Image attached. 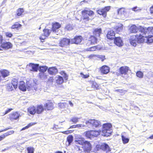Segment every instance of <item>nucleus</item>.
Wrapping results in <instances>:
<instances>
[{
	"label": "nucleus",
	"mask_w": 153,
	"mask_h": 153,
	"mask_svg": "<svg viewBox=\"0 0 153 153\" xmlns=\"http://www.w3.org/2000/svg\"><path fill=\"white\" fill-rule=\"evenodd\" d=\"M139 31L142 33L143 34H149L148 27V28L141 27Z\"/></svg>",
	"instance_id": "36"
},
{
	"label": "nucleus",
	"mask_w": 153,
	"mask_h": 153,
	"mask_svg": "<svg viewBox=\"0 0 153 153\" xmlns=\"http://www.w3.org/2000/svg\"><path fill=\"white\" fill-rule=\"evenodd\" d=\"M56 83L57 85H61L63 83L64 80L63 77L62 76L58 75L56 77Z\"/></svg>",
	"instance_id": "29"
},
{
	"label": "nucleus",
	"mask_w": 153,
	"mask_h": 153,
	"mask_svg": "<svg viewBox=\"0 0 153 153\" xmlns=\"http://www.w3.org/2000/svg\"><path fill=\"white\" fill-rule=\"evenodd\" d=\"M100 48L98 47V46H95L88 48L87 50L88 51H94L97 50H100Z\"/></svg>",
	"instance_id": "39"
},
{
	"label": "nucleus",
	"mask_w": 153,
	"mask_h": 153,
	"mask_svg": "<svg viewBox=\"0 0 153 153\" xmlns=\"http://www.w3.org/2000/svg\"><path fill=\"white\" fill-rule=\"evenodd\" d=\"M59 73L61 75L63 76V78L65 80H67L68 79V76L64 71H61Z\"/></svg>",
	"instance_id": "43"
},
{
	"label": "nucleus",
	"mask_w": 153,
	"mask_h": 153,
	"mask_svg": "<svg viewBox=\"0 0 153 153\" xmlns=\"http://www.w3.org/2000/svg\"><path fill=\"white\" fill-rule=\"evenodd\" d=\"M85 123L89 128L94 127L97 128L101 126L100 121L95 119H89L86 121Z\"/></svg>",
	"instance_id": "6"
},
{
	"label": "nucleus",
	"mask_w": 153,
	"mask_h": 153,
	"mask_svg": "<svg viewBox=\"0 0 153 153\" xmlns=\"http://www.w3.org/2000/svg\"><path fill=\"white\" fill-rule=\"evenodd\" d=\"M73 140V136L72 135H69L67 137V140L69 144L71 143Z\"/></svg>",
	"instance_id": "50"
},
{
	"label": "nucleus",
	"mask_w": 153,
	"mask_h": 153,
	"mask_svg": "<svg viewBox=\"0 0 153 153\" xmlns=\"http://www.w3.org/2000/svg\"><path fill=\"white\" fill-rule=\"evenodd\" d=\"M48 75L45 73L39 72L38 75V77L41 79L45 80L48 78Z\"/></svg>",
	"instance_id": "32"
},
{
	"label": "nucleus",
	"mask_w": 153,
	"mask_h": 153,
	"mask_svg": "<svg viewBox=\"0 0 153 153\" xmlns=\"http://www.w3.org/2000/svg\"><path fill=\"white\" fill-rule=\"evenodd\" d=\"M129 40L131 44L134 47L136 46L137 43H143L145 41L144 36L140 34L131 36Z\"/></svg>",
	"instance_id": "1"
},
{
	"label": "nucleus",
	"mask_w": 153,
	"mask_h": 153,
	"mask_svg": "<svg viewBox=\"0 0 153 153\" xmlns=\"http://www.w3.org/2000/svg\"><path fill=\"white\" fill-rule=\"evenodd\" d=\"M10 128H5V129L1 130H0V133L2 132H3L5 131H6V130H7L10 129Z\"/></svg>",
	"instance_id": "63"
},
{
	"label": "nucleus",
	"mask_w": 153,
	"mask_h": 153,
	"mask_svg": "<svg viewBox=\"0 0 153 153\" xmlns=\"http://www.w3.org/2000/svg\"><path fill=\"white\" fill-rule=\"evenodd\" d=\"M81 13L82 18H81V21L84 22L86 23L90 20L89 16H93L94 14V12L92 10L86 9L82 11Z\"/></svg>",
	"instance_id": "2"
},
{
	"label": "nucleus",
	"mask_w": 153,
	"mask_h": 153,
	"mask_svg": "<svg viewBox=\"0 0 153 153\" xmlns=\"http://www.w3.org/2000/svg\"><path fill=\"white\" fill-rule=\"evenodd\" d=\"M53 76H51L48 79L47 82H53Z\"/></svg>",
	"instance_id": "57"
},
{
	"label": "nucleus",
	"mask_w": 153,
	"mask_h": 153,
	"mask_svg": "<svg viewBox=\"0 0 153 153\" xmlns=\"http://www.w3.org/2000/svg\"><path fill=\"white\" fill-rule=\"evenodd\" d=\"M29 66L31 68V69H30L31 71L36 72L38 71L39 70V64H35L30 63L29 64Z\"/></svg>",
	"instance_id": "21"
},
{
	"label": "nucleus",
	"mask_w": 153,
	"mask_h": 153,
	"mask_svg": "<svg viewBox=\"0 0 153 153\" xmlns=\"http://www.w3.org/2000/svg\"><path fill=\"white\" fill-rule=\"evenodd\" d=\"M0 74L3 78L9 76L10 74V72L9 71L6 69H2L0 70Z\"/></svg>",
	"instance_id": "27"
},
{
	"label": "nucleus",
	"mask_w": 153,
	"mask_h": 153,
	"mask_svg": "<svg viewBox=\"0 0 153 153\" xmlns=\"http://www.w3.org/2000/svg\"><path fill=\"white\" fill-rule=\"evenodd\" d=\"M80 75L82 78L84 79H86L88 78L89 76V74H84L82 73H80Z\"/></svg>",
	"instance_id": "53"
},
{
	"label": "nucleus",
	"mask_w": 153,
	"mask_h": 153,
	"mask_svg": "<svg viewBox=\"0 0 153 153\" xmlns=\"http://www.w3.org/2000/svg\"><path fill=\"white\" fill-rule=\"evenodd\" d=\"M98 39L97 38L94 36L91 35L88 38L86 45L89 46L91 45H94L97 43Z\"/></svg>",
	"instance_id": "8"
},
{
	"label": "nucleus",
	"mask_w": 153,
	"mask_h": 153,
	"mask_svg": "<svg viewBox=\"0 0 153 153\" xmlns=\"http://www.w3.org/2000/svg\"><path fill=\"white\" fill-rule=\"evenodd\" d=\"M112 125L110 123H107L103 124L102 128V135L108 137L111 134V130Z\"/></svg>",
	"instance_id": "3"
},
{
	"label": "nucleus",
	"mask_w": 153,
	"mask_h": 153,
	"mask_svg": "<svg viewBox=\"0 0 153 153\" xmlns=\"http://www.w3.org/2000/svg\"><path fill=\"white\" fill-rule=\"evenodd\" d=\"M83 39V38L82 36H76L73 38L71 39V43L77 45L80 44Z\"/></svg>",
	"instance_id": "10"
},
{
	"label": "nucleus",
	"mask_w": 153,
	"mask_h": 153,
	"mask_svg": "<svg viewBox=\"0 0 153 153\" xmlns=\"http://www.w3.org/2000/svg\"><path fill=\"white\" fill-rule=\"evenodd\" d=\"M123 26L121 23H119L116 25L113 29L117 33L121 32L123 30Z\"/></svg>",
	"instance_id": "22"
},
{
	"label": "nucleus",
	"mask_w": 153,
	"mask_h": 153,
	"mask_svg": "<svg viewBox=\"0 0 153 153\" xmlns=\"http://www.w3.org/2000/svg\"><path fill=\"white\" fill-rule=\"evenodd\" d=\"M35 123H30L28 124L27 126H26L25 127L22 128V129L21 130H23L25 129H27V128H29V127H31V126H33V125H35Z\"/></svg>",
	"instance_id": "46"
},
{
	"label": "nucleus",
	"mask_w": 153,
	"mask_h": 153,
	"mask_svg": "<svg viewBox=\"0 0 153 153\" xmlns=\"http://www.w3.org/2000/svg\"><path fill=\"white\" fill-rule=\"evenodd\" d=\"M115 32L112 30H110L107 32L106 35L107 39L110 40H113L114 39L115 36Z\"/></svg>",
	"instance_id": "16"
},
{
	"label": "nucleus",
	"mask_w": 153,
	"mask_h": 153,
	"mask_svg": "<svg viewBox=\"0 0 153 153\" xmlns=\"http://www.w3.org/2000/svg\"><path fill=\"white\" fill-rule=\"evenodd\" d=\"M102 33V29L100 28H96L93 29L92 33L93 36L96 37H99L101 33Z\"/></svg>",
	"instance_id": "24"
},
{
	"label": "nucleus",
	"mask_w": 153,
	"mask_h": 153,
	"mask_svg": "<svg viewBox=\"0 0 153 153\" xmlns=\"http://www.w3.org/2000/svg\"><path fill=\"white\" fill-rule=\"evenodd\" d=\"M114 43L119 47L122 46L123 44V41L120 37H115L114 39Z\"/></svg>",
	"instance_id": "23"
},
{
	"label": "nucleus",
	"mask_w": 153,
	"mask_h": 153,
	"mask_svg": "<svg viewBox=\"0 0 153 153\" xmlns=\"http://www.w3.org/2000/svg\"><path fill=\"white\" fill-rule=\"evenodd\" d=\"M121 137L123 143L124 144H126L128 143L129 139L126 137L124 135L121 134Z\"/></svg>",
	"instance_id": "37"
},
{
	"label": "nucleus",
	"mask_w": 153,
	"mask_h": 153,
	"mask_svg": "<svg viewBox=\"0 0 153 153\" xmlns=\"http://www.w3.org/2000/svg\"><path fill=\"white\" fill-rule=\"evenodd\" d=\"M72 132V131H71V130H70L65 131H63L62 132L63 134H69L71 133Z\"/></svg>",
	"instance_id": "56"
},
{
	"label": "nucleus",
	"mask_w": 153,
	"mask_h": 153,
	"mask_svg": "<svg viewBox=\"0 0 153 153\" xmlns=\"http://www.w3.org/2000/svg\"><path fill=\"white\" fill-rule=\"evenodd\" d=\"M97 57L100 59L102 62H103L106 59L105 55H97Z\"/></svg>",
	"instance_id": "51"
},
{
	"label": "nucleus",
	"mask_w": 153,
	"mask_h": 153,
	"mask_svg": "<svg viewBox=\"0 0 153 153\" xmlns=\"http://www.w3.org/2000/svg\"><path fill=\"white\" fill-rule=\"evenodd\" d=\"M13 109L12 108H9L5 111V112L3 113V115H5V114L8 113L12 111Z\"/></svg>",
	"instance_id": "59"
},
{
	"label": "nucleus",
	"mask_w": 153,
	"mask_h": 153,
	"mask_svg": "<svg viewBox=\"0 0 153 153\" xmlns=\"http://www.w3.org/2000/svg\"><path fill=\"white\" fill-rule=\"evenodd\" d=\"M27 112L30 114L34 115L36 114V107L33 105L29 107L27 109Z\"/></svg>",
	"instance_id": "26"
},
{
	"label": "nucleus",
	"mask_w": 153,
	"mask_h": 153,
	"mask_svg": "<svg viewBox=\"0 0 153 153\" xmlns=\"http://www.w3.org/2000/svg\"><path fill=\"white\" fill-rule=\"evenodd\" d=\"M24 12V9L23 8H18L16 11V15L18 16H21Z\"/></svg>",
	"instance_id": "42"
},
{
	"label": "nucleus",
	"mask_w": 153,
	"mask_h": 153,
	"mask_svg": "<svg viewBox=\"0 0 153 153\" xmlns=\"http://www.w3.org/2000/svg\"><path fill=\"white\" fill-rule=\"evenodd\" d=\"M76 144L80 145L83 146L85 143L84 139L83 138H79V139L75 141Z\"/></svg>",
	"instance_id": "38"
},
{
	"label": "nucleus",
	"mask_w": 153,
	"mask_h": 153,
	"mask_svg": "<svg viewBox=\"0 0 153 153\" xmlns=\"http://www.w3.org/2000/svg\"><path fill=\"white\" fill-rule=\"evenodd\" d=\"M11 84H12L14 89H16L18 87V79L16 78L13 79L11 81Z\"/></svg>",
	"instance_id": "35"
},
{
	"label": "nucleus",
	"mask_w": 153,
	"mask_h": 153,
	"mask_svg": "<svg viewBox=\"0 0 153 153\" xmlns=\"http://www.w3.org/2000/svg\"><path fill=\"white\" fill-rule=\"evenodd\" d=\"M36 114H42L45 109L43 106L42 104L38 105L36 107Z\"/></svg>",
	"instance_id": "19"
},
{
	"label": "nucleus",
	"mask_w": 153,
	"mask_h": 153,
	"mask_svg": "<svg viewBox=\"0 0 153 153\" xmlns=\"http://www.w3.org/2000/svg\"><path fill=\"white\" fill-rule=\"evenodd\" d=\"M137 8V7H133V8H132V10L133 11H136V10H135V9Z\"/></svg>",
	"instance_id": "64"
},
{
	"label": "nucleus",
	"mask_w": 153,
	"mask_h": 153,
	"mask_svg": "<svg viewBox=\"0 0 153 153\" xmlns=\"http://www.w3.org/2000/svg\"><path fill=\"white\" fill-rule=\"evenodd\" d=\"M102 149L104 151H107L109 148L108 146L106 144H104L102 146Z\"/></svg>",
	"instance_id": "52"
},
{
	"label": "nucleus",
	"mask_w": 153,
	"mask_h": 153,
	"mask_svg": "<svg viewBox=\"0 0 153 153\" xmlns=\"http://www.w3.org/2000/svg\"><path fill=\"white\" fill-rule=\"evenodd\" d=\"M19 89L23 91H26V88L25 83L23 81H21L19 82Z\"/></svg>",
	"instance_id": "31"
},
{
	"label": "nucleus",
	"mask_w": 153,
	"mask_h": 153,
	"mask_svg": "<svg viewBox=\"0 0 153 153\" xmlns=\"http://www.w3.org/2000/svg\"><path fill=\"white\" fill-rule=\"evenodd\" d=\"M48 71L50 75H55L58 73V69L55 67H49L48 68Z\"/></svg>",
	"instance_id": "20"
},
{
	"label": "nucleus",
	"mask_w": 153,
	"mask_h": 153,
	"mask_svg": "<svg viewBox=\"0 0 153 153\" xmlns=\"http://www.w3.org/2000/svg\"><path fill=\"white\" fill-rule=\"evenodd\" d=\"M27 153H33L34 149L33 147H28L27 148Z\"/></svg>",
	"instance_id": "48"
},
{
	"label": "nucleus",
	"mask_w": 153,
	"mask_h": 153,
	"mask_svg": "<svg viewBox=\"0 0 153 153\" xmlns=\"http://www.w3.org/2000/svg\"><path fill=\"white\" fill-rule=\"evenodd\" d=\"M20 115L17 112H14L10 114L9 119L11 121H13L18 119Z\"/></svg>",
	"instance_id": "17"
},
{
	"label": "nucleus",
	"mask_w": 153,
	"mask_h": 153,
	"mask_svg": "<svg viewBox=\"0 0 153 153\" xmlns=\"http://www.w3.org/2000/svg\"><path fill=\"white\" fill-rule=\"evenodd\" d=\"M79 118L77 117H72L71 120V121L73 123H76L79 121Z\"/></svg>",
	"instance_id": "49"
},
{
	"label": "nucleus",
	"mask_w": 153,
	"mask_h": 153,
	"mask_svg": "<svg viewBox=\"0 0 153 153\" xmlns=\"http://www.w3.org/2000/svg\"><path fill=\"white\" fill-rule=\"evenodd\" d=\"M149 11L151 14H153V5L150 8Z\"/></svg>",
	"instance_id": "62"
},
{
	"label": "nucleus",
	"mask_w": 153,
	"mask_h": 153,
	"mask_svg": "<svg viewBox=\"0 0 153 153\" xmlns=\"http://www.w3.org/2000/svg\"><path fill=\"white\" fill-rule=\"evenodd\" d=\"M5 34L7 37L11 38L13 36V34L10 32H6L5 33Z\"/></svg>",
	"instance_id": "55"
},
{
	"label": "nucleus",
	"mask_w": 153,
	"mask_h": 153,
	"mask_svg": "<svg viewBox=\"0 0 153 153\" xmlns=\"http://www.w3.org/2000/svg\"><path fill=\"white\" fill-rule=\"evenodd\" d=\"M43 34L42 35L39 37V39L41 41H43L42 40H44L46 37L48 36L52 31L51 29L50 30L45 28L43 30Z\"/></svg>",
	"instance_id": "12"
},
{
	"label": "nucleus",
	"mask_w": 153,
	"mask_h": 153,
	"mask_svg": "<svg viewBox=\"0 0 153 153\" xmlns=\"http://www.w3.org/2000/svg\"><path fill=\"white\" fill-rule=\"evenodd\" d=\"M22 25L17 22H15L11 27V29H18L22 27Z\"/></svg>",
	"instance_id": "34"
},
{
	"label": "nucleus",
	"mask_w": 153,
	"mask_h": 153,
	"mask_svg": "<svg viewBox=\"0 0 153 153\" xmlns=\"http://www.w3.org/2000/svg\"><path fill=\"white\" fill-rule=\"evenodd\" d=\"M100 72L103 74H107L110 71V68L106 65L102 66L100 68Z\"/></svg>",
	"instance_id": "18"
},
{
	"label": "nucleus",
	"mask_w": 153,
	"mask_h": 153,
	"mask_svg": "<svg viewBox=\"0 0 153 153\" xmlns=\"http://www.w3.org/2000/svg\"><path fill=\"white\" fill-rule=\"evenodd\" d=\"M51 30L54 33H58L59 29L61 27V25L58 22H55L52 23Z\"/></svg>",
	"instance_id": "11"
},
{
	"label": "nucleus",
	"mask_w": 153,
	"mask_h": 153,
	"mask_svg": "<svg viewBox=\"0 0 153 153\" xmlns=\"http://www.w3.org/2000/svg\"><path fill=\"white\" fill-rule=\"evenodd\" d=\"M136 75L137 77L140 78H142L143 76V73L140 71H137L136 73Z\"/></svg>",
	"instance_id": "45"
},
{
	"label": "nucleus",
	"mask_w": 153,
	"mask_h": 153,
	"mask_svg": "<svg viewBox=\"0 0 153 153\" xmlns=\"http://www.w3.org/2000/svg\"><path fill=\"white\" fill-rule=\"evenodd\" d=\"M72 26L70 24L67 25L65 27V29L66 30H71L73 29Z\"/></svg>",
	"instance_id": "47"
},
{
	"label": "nucleus",
	"mask_w": 153,
	"mask_h": 153,
	"mask_svg": "<svg viewBox=\"0 0 153 153\" xmlns=\"http://www.w3.org/2000/svg\"><path fill=\"white\" fill-rule=\"evenodd\" d=\"M67 105V104L66 103H62L60 102L59 103V106L61 108H64Z\"/></svg>",
	"instance_id": "54"
},
{
	"label": "nucleus",
	"mask_w": 153,
	"mask_h": 153,
	"mask_svg": "<svg viewBox=\"0 0 153 153\" xmlns=\"http://www.w3.org/2000/svg\"><path fill=\"white\" fill-rule=\"evenodd\" d=\"M101 132V131L100 130H91L86 131L84 133L86 137L91 139L100 135Z\"/></svg>",
	"instance_id": "4"
},
{
	"label": "nucleus",
	"mask_w": 153,
	"mask_h": 153,
	"mask_svg": "<svg viewBox=\"0 0 153 153\" xmlns=\"http://www.w3.org/2000/svg\"><path fill=\"white\" fill-rule=\"evenodd\" d=\"M71 42V39L66 38H63L60 40L59 45L62 47H65L69 45Z\"/></svg>",
	"instance_id": "13"
},
{
	"label": "nucleus",
	"mask_w": 153,
	"mask_h": 153,
	"mask_svg": "<svg viewBox=\"0 0 153 153\" xmlns=\"http://www.w3.org/2000/svg\"><path fill=\"white\" fill-rule=\"evenodd\" d=\"M7 89L9 91H12L14 90V88L12 84L11 83H9L7 84Z\"/></svg>",
	"instance_id": "44"
},
{
	"label": "nucleus",
	"mask_w": 153,
	"mask_h": 153,
	"mask_svg": "<svg viewBox=\"0 0 153 153\" xmlns=\"http://www.w3.org/2000/svg\"><path fill=\"white\" fill-rule=\"evenodd\" d=\"M43 106L45 110L51 111L54 108V104L51 100H47Z\"/></svg>",
	"instance_id": "9"
},
{
	"label": "nucleus",
	"mask_w": 153,
	"mask_h": 153,
	"mask_svg": "<svg viewBox=\"0 0 153 153\" xmlns=\"http://www.w3.org/2000/svg\"><path fill=\"white\" fill-rule=\"evenodd\" d=\"M82 148L84 152H89L91 149V146L90 143L87 141H85V143L82 146Z\"/></svg>",
	"instance_id": "14"
},
{
	"label": "nucleus",
	"mask_w": 153,
	"mask_h": 153,
	"mask_svg": "<svg viewBox=\"0 0 153 153\" xmlns=\"http://www.w3.org/2000/svg\"><path fill=\"white\" fill-rule=\"evenodd\" d=\"M4 40L3 35L0 33V51L3 49L7 50L12 47V44L10 42H2Z\"/></svg>",
	"instance_id": "5"
},
{
	"label": "nucleus",
	"mask_w": 153,
	"mask_h": 153,
	"mask_svg": "<svg viewBox=\"0 0 153 153\" xmlns=\"http://www.w3.org/2000/svg\"><path fill=\"white\" fill-rule=\"evenodd\" d=\"M90 83L91 84V88L94 90L99 89L100 85L97 83L95 81L91 80L89 81Z\"/></svg>",
	"instance_id": "25"
},
{
	"label": "nucleus",
	"mask_w": 153,
	"mask_h": 153,
	"mask_svg": "<svg viewBox=\"0 0 153 153\" xmlns=\"http://www.w3.org/2000/svg\"><path fill=\"white\" fill-rule=\"evenodd\" d=\"M97 55L95 54H91L88 56V58L92 59L94 58L97 57Z\"/></svg>",
	"instance_id": "60"
},
{
	"label": "nucleus",
	"mask_w": 153,
	"mask_h": 153,
	"mask_svg": "<svg viewBox=\"0 0 153 153\" xmlns=\"http://www.w3.org/2000/svg\"><path fill=\"white\" fill-rule=\"evenodd\" d=\"M117 13L120 16L124 15L126 13L125 9L122 7L119 9L118 10Z\"/></svg>",
	"instance_id": "41"
},
{
	"label": "nucleus",
	"mask_w": 153,
	"mask_h": 153,
	"mask_svg": "<svg viewBox=\"0 0 153 153\" xmlns=\"http://www.w3.org/2000/svg\"><path fill=\"white\" fill-rule=\"evenodd\" d=\"M145 41L144 42L148 43H151L153 42V36L152 35L148 36L147 37H144Z\"/></svg>",
	"instance_id": "33"
},
{
	"label": "nucleus",
	"mask_w": 153,
	"mask_h": 153,
	"mask_svg": "<svg viewBox=\"0 0 153 153\" xmlns=\"http://www.w3.org/2000/svg\"><path fill=\"white\" fill-rule=\"evenodd\" d=\"M14 133L13 130L10 131L0 135V141L4 140L7 136L13 134Z\"/></svg>",
	"instance_id": "28"
},
{
	"label": "nucleus",
	"mask_w": 153,
	"mask_h": 153,
	"mask_svg": "<svg viewBox=\"0 0 153 153\" xmlns=\"http://www.w3.org/2000/svg\"><path fill=\"white\" fill-rule=\"evenodd\" d=\"M148 30H149V34H153V27H149Z\"/></svg>",
	"instance_id": "58"
},
{
	"label": "nucleus",
	"mask_w": 153,
	"mask_h": 153,
	"mask_svg": "<svg viewBox=\"0 0 153 153\" xmlns=\"http://www.w3.org/2000/svg\"><path fill=\"white\" fill-rule=\"evenodd\" d=\"M129 70V67L126 66H121L119 69V73L121 75H126L128 74Z\"/></svg>",
	"instance_id": "15"
},
{
	"label": "nucleus",
	"mask_w": 153,
	"mask_h": 153,
	"mask_svg": "<svg viewBox=\"0 0 153 153\" xmlns=\"http://www.w3.org/2000/svg\"><path fill=\"white\" fill-rule=\"evenodd\" d=\"M81 127V125L78 124V125H76L72 126L70 127L69 128H75L76 127Z\"/></svg>",
	"instance_id": "61"
},
{
	"label": "nucleus",
	"mask_w": 153,
	"mask_h": 153,
	"mask_svg": "<svg viewBox=\"0 0 153 153\" xmlns=\"http://www.w3.org/2000/svg\"><path fill=\"white\" fill-rule=\"evenodd\" d=\"M138 30V28L135 25H131L129 29L130 33H137Z\"/></svg>",
	"instance_id": "30"
},
{
	"label": "nucleus",
	"mask_w": 153,
	"mask_h": 153,
	"mask_svg": "<svg viewBox=\"0 0 153 153\" xmlns=\"http://www.w3.org/2000/svg\"><path fill=\"white\" fill-rule=\"evenodd\" d=\"M39 69L40 72L45 73L48 70V68L45 66H39Z\"/></svg>",
	"instance_id": "40"
},
{
	"label": "nucleus",
	"mask_w": 153,
	"mask_h": 153,
	"mask_svg": "<svg viewBox=\"0 0 153 153\" xmlns=\"http://www.w3.org/2000/svg\"><path fill=\"white\" fill-rule=\"evenodd\" d=\"M110 9V6H105L103 8L97 10V12L99 15H102L104 18H106L107 15V12L109 11Z\"/></svg>",
	"instance_id": "7"
}]
</instances>
